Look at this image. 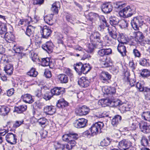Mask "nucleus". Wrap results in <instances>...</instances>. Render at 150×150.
I'll return each mask as SVG.
<instances>
[{"instance_id": "obj_1", "label": "nucleus", "mask_w": 150, "mask_h": 150, "mask_svg": "<svg viewBox=\"0 0 150 150\" xmlns=\"http://www.w3.org/2000/svg\"><path fill=\"white\" fill-rule=\"evenodd\" d=\"M112 52L110 48L103 49L98 51V55L100 58L99 61L102 67H107L110 66L109 61L107 55L110 54Z\"/></svg>"}, {"instance_id": "obj_2", "label": "nucleus", "mask_w": 150, "mask_h": 150, "mask_svg": "<svg viewBox=\"0 0 150 150\" xmlns=\"http://www.w3.org/2000/svg\"><path fill=\"white\" fill-rule=\"evenodd\" d=\"M101 35L98 31L92 33L90 36L91 44L95 47L101 49L103 47V41L101 39Z\"/></svg>"}, {"instance_id": "obj_3", "label": "nucleus", "mask_w": 150, "mask_h": 150, "mask_svg": "<svg viewBox=\"0 0 150 150\" xmlns=\"http://www.w3.org/2000/svg\"><path fill=\"white\" fill-rule=\"evenodd\" d=\"M74 64V67L75 70L79 75L86 74L91 69V67L88 64H83L82 63H77L76 66Z\"/></svg>"}, {"instance_id": "obj_4", "label": "nucleus", "mask_w": 150, "mask_h": 150, "mask_svg": "<svg viewBox=\"0 0 150 150\" xmlns=\"http://www.w3.org/2000/svg\"><path fill=\"white\" fill-rule=\"evenodd\" d=\"M104 125V124L102 122H96L93 124L89 130L91 131L92 136L96 135L102 132V129Z\"/></svg>"}, {"instance_id": "obj_5", "label": "nucleus", "mask_w": 150, "mask_h": 150, "mask_svg": "<svg viewBox=\"0 0 150 150\" xmlns=\"http://www.w3.org/2000/svg\"><path fill=\"white\" fill-rule=\"evenodd\" d=\"M144 23V19L142 16L134 17L131 21V24L134 30H138L139 27L142 25Z\"/></svg>"}, {"instance_id": "obj_6", "label": "nucleus", "mask_w": 150, "mask_h": 150, "mask_svg": "<svg viewBox=\"0 0 150 150\" xmlns=\"http://www.w3.org/2000/svg\"><path fill=\"white\" fill-rule=\"evenodd\" d=\"M87 122V120L83 118H81L76 119L73 124L75 127L81 128L85 127Z\"/></svg>"}, {"instance_id": "obj_7", "label": "nucleus", "mask_w": 150, "mask_h": 150, "mask_svg": "<svg viewBox=\"0 0 150 150\" xmlns=\"http://www.w3.org/2000/svg\"><path fill=\"white\" fill-rule=\"evenodd\" d=\"M6 141L11 144H15L17 143L16 135L12 133H8L6 136Z\"/></svg>"}, {"instance_id": "obj_8", "label": "nucleus", "mask_w": 150, "mask_h": 150, "mask_svg": "<svg viewBox=\"0 0 150 150\" xmlns=\"http://www.w3.org/2000/svg\"><path fill=\"white\" fill-rule=\"evenodd\" d=\"M52 31L50 28L47 26H44L40 31L42 37L44 38H47L50 35Z\"/></svg>"}, {"instance_id": "obj_9", "label": "nucleus", "mask_w": 150, "mask_h": 150, "mask_svg": "<svg viewBox=\"0 0 150 150\" xmlns=\"http://www.w3.org/2000/svg\"><path fill=\"white\" fill-rule=\"evenodd\" d=\"M101 8L103 12L105 13H108L112 11L113 7L110 3L105 2L102 4Z\"/></svg>"}, {"instance_id": "obj_10", "label": "nucleus", "mask_w": 150, "mask_h": 150, "mask_svg": "<svg viewBox=\"0 0 150 150\" xmlns=\"http://www.w3.org/2000/svg\"><path fill=\"white\" fill-rule=\"evenodd\" d=\"M131 145V142L124 139L119 142L118 147L120 150H124L127 147H129Z\"/></svg>"}, {"instance_id": "obj_11", "label": "nucleus", "mask_w": 150, "mask_h": 150, "mask_svg": "<svg viewBox=\"0 0 150 150\" xmlns=\"http://www.w3.org/2000/svg\"><path fill=\"white\" fill-rule=\"evenodd\" d=\"M90 112V109L86 106H83L78 108L76 112L79 115H84L88 114Z\"/></svg>"}, {"instance_id": "obj_12", "label": "nucleus", "mask_w": 150, "mask_h": 150, "mask_svg": "<svg viewBox=\"0 0 150 150\" xmlns=\"http://www.w3.org/2000/svg\"><path fill=\"white\" fill-rule=\"evenodd\" d=\"M132 11L129 6H128L121 10L120 13H122L123 15L125 17H128L132 16L133 14V12Z\"/></svg>"}, {"instance_id": "obj_13", "label": "nucleus", "mask_w": 150, "mask_h": 150, "mask_svg": "<svg viewBox=\"0 0 150 150\" xmlns=\"http://www.w3.org/2000/svg\"><path fill=\"white\" fill-rule=\"evenodd\" d=\"M139 127L140 131L144 133L150 132V129L146 123L144 122H141L139 123Z\"/></svg>"}, {"instance_id": "obj_14", "label": "nucleus", "mask_w": 150, "mask_h": 150, "mask_svg": "<svg viewBox=\"0 0 150 150\" xmlns=\"http://www.w3.org/2000/svg\"><path fill=\"white\" fill-rule=\"evenodd\" d=\"M53 47V44L51 41L47 42L42 46V48L49 53L52 52Z\"/></svg>"}, {"instance_id": "obj_15", "label": "nucleus", "mask_w": 150, "mask_h": 150, "mask_svg": "<svg viewBox=\"0 0 150 150\" xmlns=\"http://www.w3.org/2000/svg\"><path fill=\"white\" fill-rule=\"evenodd\" d=\"M111 77V75L107 72H102L100 76V79L103 83L108 82Z\"/></svg>"}, {"instance_id": "obj_16", "label": "nucleus", "mask_w": 150, "mask_h": 150, "mask_svg": "<svg viewBox=\"0 0 150 150\" xmlns=\"http://www.w3.org/2000/svg\"><path fill=\"white\" fill-rule=\"evenodd\" d=\"M90 81L85 77H81L78 81V83L82 87H87L89 86Z\"/></svg>"}, {"instance_id": "obj_17", "label": "nucleus", "mask_w": 150, "mask_h": 150, "mask_svg": "<svg viewBox=\"0 0 150 150\" xmlns=\"http://www.w3.org/2000/svg\"><path fill=\"white\" fill-rule=\"evenodd\" d=\"M64 89L61 87H56L52 89L50 91L52 96L53 95L58 96L60 94H62L64 93Z\"/></svg>"}, {"instance_id": "obj_18", "label": "nucleus", "mask_w": 150, "mask_h": 150, "mask_svg": "<svg viewBox=\"0 0 150 150\" xmlns=\"http://www.w3.org/2000/svg\"><path fill=\"white\" fill-rule=\"evenodd\" d=\"M21 98L23 101L26 103H31L34 101L32 96L29 94H24L22 96Z\"/></svg>"}, {"instance_id": "obj_19", "label": "nucleus", "mask_w": 150, "mask_h": 150, "mask_svg": "<svg viewBox=\"0 0 150 150\" xmlns=\"http://www.w3.org/2000/svg\"><path fill=\"white\" fill-rule=\"evenodd\" d=\"M54 14H50L44 17V20L45 22L50 25H52L54 23L53 20Z\"/></svg>"}, {"instance_id": "obj_20", "label": "nucleus", "mask_w": 150, "mask_h": 150, "mask_svg": "<svg viewBox=\"0 0 150 150\" xmlns=\"http://www.w3.org/2000/svg\"><path fill=\"white\" fill-rule=\"evenodd\" d=\"M44 111L48 114L52 115L56 112L55 107L53 106H47L44 108Z\"/></svg>"}, {"instance_id": "obj_21", "label": "nucleus", "mask_w": 150, "mask_h": 150, "mask_svg": "<svg viewBox=\"0 0 150 150\" xmlns=\"http://www.w3.org/2000/svg\"><path fill=\"white\" fill-rule=\"evenodd\" d=\"M68 103L63 99H61L58 101L57 106L59 108H64L68 106Z\"/></svg>"}, {"instance_id": "obj_22", "label": "nucleus", "mask_w": 150, "mask_h": 150, "mask_svg": "<svg viewBox=\"0 0 150 150\" xmlns=\"http://www.w3.org/2000/svg\"><path fill=\"white\" fill-rule=\"evenodd\" d=\"M121 120L122 117L121 116L119 115H115L112 120V124L114 126H117L121 122Z\"/></svg>"}, {"instance_id": "obj_23", "label": "nucleus", "mask_w": 150, "mask_h": 150, "mask_svg": "<svg viewBox=\"0 0 150 150\" xmlns=\"http://www.w3.org/2000/svg\"><path fill=\"white\" fill-rule=\"evenodd\" d=\"M70 142H69L68 144H63L62 149V150H70L71 149L72 147L74 146L76 144V142L72 141Z\"/></svg>"}, {"instance_id": "obj_24", "label": "nucleus", "mask_w": 150, "mask_h": 150, "mask_svg": "<svg viewBox=\"0 0 150 150\" xmlns=\"http://www.w3.org/2000/svg\"><path fill=\"white\" fill-rule=\"evenodd\" d=\"M60 4L59 2H56L52 5L51 8L52 11L54 13L57 14L58 12V10L60 8Z\"/></svg>"}, {"instance_id": "obj_25", "label": "nucleus", "mask_w": 150, "mask_h": 150, "mask_svg": "<svg viewBox=\"0 0 150 150\" xmlns=\"http://www.w3.org/2000/svg\"><path fill=\"white\" fill-rule=\"evenodd\" d=\"M117 49L122 56H125L126 55L127 51L125 46L122 44H119L118 46Z\"/></svg>"}, {"instance_id": "obj_26", "label": "nucleus", "mask_w": 150, "mask_h": 150, "mask_svg": "<svg viewBox=\"0 0 150 150\" xmlns=\"http://www.w3.org/2000/svg\"><path fill=\"white\" fill-rule=\"evenodd\" d=\"M27 106L25 105H22L18 107H15L14 112H16L18 113H21L26 110Z\"/></svg>"}, {"instance_id": "obj_27", "label": "nucleus", "mask_w": 150, "mask_h": 150, "mask_svg": "<svg viewBox=\"0 0 150 150\" xmlns=\"http://www.w3.org/2000/svg\"><path fill=\"white\" fill-rule=\"evenodd\" d=\"M10 110V109L8 107L2 106L0 108V115L5 116L7 115Z\"/></svg>"}, {"instance_id": "obj_28", "label": "nucleus", "mask_w": 150, "mask_h": 150, "mask_svg": "<svg viewBox=\"0 0 150 150\" xmlns=\"http://www.w3.org/2000/svg\"><path fill=\"white\" fill-rule=\"evenodd\" d=\"M13 65L11 64H7L4 67V70L8 75H11L13 73Z\"/></svg>"}, {"instance_id": "obj_29", "label": "nucleus", "mask_w": 150, "mask_h": 150, "mask_svg": "<svg viewBox=\"0 0 150 150\" xmlns=\"http://www.w3.org/2000/svg\"><path fill=\"white\" fill-rule=\"evenodd\" d=\"M69 142H71L72 141L75 142V140L78 138L79 135L78 134L73 132H69Z\"/></svg>"}, {"instance_id": "obj_30", "label": "nucleus", "mask_w": 150, "mask_h": 150, "mask_svg": "<svg viewBox=\"0 0 150 150\" xmlns=\"http://www.w3.org/2000/svg\"><path fill=\"white\" fill-rule=\"evenodd\" d=\"M58 78L61 83H66L68 81L67 76L64 74H60L58 75Z\"/></svg>"}, {"instance_id": "obj_31", "label": "nucleus", "mask_w": 150, "mask_h": 150, "mask_svg": "<svg viewBox=\"0 0 150 150\" xmlns=\"http://www.w3.org/2000/svg\"><path fill=\"white\" fill-rule=\"evenodd\" d=\"M141 145L144 147H147L149 146V142L147 137L145 136H142L140 140Z\"/></svg>"}, {"instance_id": "obj_32", "label": "nucleus", "mask_w": 150, "mask_h": 150, "mask_svg": "<svg viewBox=\"0 0 150 150\" xmlns=\"http://www.w3.org/2000/svg\"><path fill=\"white\" fill-rule=\"evenodd\" d=\"M110 23L111 25L113 26V28H115V25H117L119 22V20L116 17H112L109 18Z\"/></svg>"}, {"instance_id": "obj_33", "label": "nucleus", "mask_w": 150, "mask_h": 150, "mask_svg": "<svg viewBox=\"0 0 150 150\" xmlns=\"http://www.w3.org/2000/svg\"><path fill=\"white\" fill-rule=\"evenodd\" d=\"M111 107H115L117 106H120L122 104V102L120 100L117 99L112 100Z\"/></svg>"}, {"instance_id": "obj_34", "label": "nucleus", "mask_w": 150, "mask_h": 150, "mask_svg": "<svg viewBox=\"0 0 150 150\" xmlns=\"http://www.w3.org/2000/svg\"><path fill=\"white\" fill-rule=\"evenodd\" d=\"M40 62L42 66H50V59L48 57L41 58Z\"/></svg>"}, {"instance_id": "obj_35", "label": "nucleus", "mask_w": 150, "mask_h": 150, "mask_svg": "<svg viewBox=\"0 0 150 150\" xmlns=\"http://www.w3.org/2000/svg\"><path fill=\"white\" fill-rule=\"evenodd\" d=\"M1 37L5 38L6 40L11 41L13 40V35L11 33L7 32L4 35L1 36Z\"/></svg>"}, {"instance_id": "obj_36", "label": "nucleus", "mask_w": 150, "mask_h": 150, "mask_svg": "<svg viewBox=\"0 0 150 150\" xmlns=\"http://www.w3.org/2000/svg\"><path fill=\"white\" fill-rule=\"evenodd\" d=\"M110 141L111 139L109 137L105 138L100 142V145L103 146H107L110 144Z\"/></svg>"}, {"instance_id": "obj_37", "label": "nucleus", "mask_w": 150, "mask_h": 150, "mask_svg": "<svg viewBox=\"0 0 150 150\" xmlns=\"http://www.w3.org/2000/svg\"><path fill=\"white\" fill-rule=\"evenodd\" d=\"M144 37L142 32L138 31L136 33L135 38L139 42L142 41Z\"/></svg>"}, {"instance_id": "obj_38", "label": "nucleus", "mask_w": 150, "mask_h": 150, "mask_svg": "<svg viewBox=\"0 0 150 150\" xmlns=\"http://www.w3.org/2000/svg\"><path fill=\"white\" fill-rule=\"evenodd\" d=\"M115 7L118 9H120L125 6V4L121 1L116 2L114 3Z\"/></svg>"}, {"instance_id": "obj_39", "label": "nucleus", "mask_w": 150, "mask_h": 150, "mask_svg": "<svg viewBox=\"0 0 150 150\" xmlns=\"http://www.w3.org/2000/svg\"><path fill=\"white\" fill-rule=\"evenodd\" d=\"M34 29L33 26L31 25L28 26L26 28L25 32L26 34L30 37L33 33Z\"/></svg>"}, {"instance_id": "obj_40", "label": "nucleus", "mask_w": 150, "mask_h": 150, "mask_svg": "<svg viewBox=\"0 0 150 150\" xmlns=\"http://www.w3.org/2000/svg\"><path fill=\"white\" fill-rule=\"evenodd\" d=\"M136 87L139 89L140 91H145L146 90V89L148 88L146 87H144V86L143 84H142L141 83L138 82L136 83Z\"/></svg>"}, {"instance_id": "obj_41", "label": "nucleus", "mask_w": 150, "mask_h": 150, "mask_svg": "<svg viewBox=\"0 0 150 150\" xmlns=\"http://www.w3.org/2000/svg\"><path fill=\"white\" fill-rule=\"evenodd\" d=\"M150 112H144L142 115V117L143 119L144 120L150 122Z\"/></svg>"}, {"instance_id": "obj_42", "label": "nucleus", "mask_w": 150, "mask_h": 150, "mask_svg": "<svg viewBox=\"0 0 150 150\" xmlns=\"http://www.w3.org/2000/svg\"><path fill=\"white\" fill-rule=\"evenodd\" d=\"M38 72L35 69L32 68L30 71L27 73V74L30 76L35 77L38 75Z\"/></svg>"}, {"instance_id": "obj_43", "label": "nucleus", "mask_w": 150, "mask_h": 150, "mask_svg": "<svg viewBox=\"0 0 150 150\" xmlns=\"http://www.w3.org/2000/svg\"><path fill=\"white\" fill-rule=\"evenodd\" d=\"M0 28V34L1 36L4 35L6 33L7 28L5 24L2 23Z\"/></svg>"}, {"instance_id": "obj_44", "label": "nucleus", "mask_w": 150, "mask_h": 150, "mask_svg": "<svg viewBox=\"0 0 150 150\" xmlns=\"http://www.w3.org/2000/svg\"><path fill=\"white\" fill-rule=\"evenodd\" d=\"M52 94L51 92H47L44 95L43 98L46 100H50L52 96Z\"/></svg>"}, {"instance_id": "obj_45", "label": "nucleus", "mask_w": 150, "mask_h": 150, "mask_svg": "<svg viewBox=\"0 0 150 150\" xmlns=\"http://www.w3.org/2000/svg\"><path fill=\"white\" fill-rule=\"evenodd\" d=\"M66 20L68 22L72 23L73 21V18L72 16L68 13H66L65 15Z\"/></svg>"}, {"instance_id": "obj_46", "label": "nucleus", "mask_w": 150, "mask_h": 150, "mask_svg": "<svg viewBox=\"0 0 150 150\" xmlns=\"http://www.w3.org/2000/svg\"><path fill=\"white\" fill-rule=\"evenodd\" d=\"M88 16L89 17L88 19L91 21H92L95 18L98 16L97 14L91 12L88 14Z\"/></svg>"}, {"instance_id": "obj_47", "label": "nucleus", "mask_w": 150, "mask_h": 150, "mask_svg": "<svg viewBox=\"0 0 150 150\" xmlns=\"http://www.w3.org/2000/svg\"><path fill=\"white\" fill-rule=\"evenodd\" d=\"M64 73L67 74L70 78H72L73 77V74L71 70L69 68H65L64 69Z\"/></svg>"}, {"instance_id": "obj_48", "label": "nucleus", "mask_w": 150, "mask_h": 150, "mask_svg": "<svg viewBox=\"0 0 150 150\" xmlns=\"http://www.w3.org/2000/svg\"><path fill=\"white\" fill-rule=\"evenodd\" d=\"M145 99L147 100H150V89L148 88L144 92Z\"/></svg>"}, {"instance_id": "obj_49", "label": "nucleus", "mask_w": 150, "mask_h": 150, "mask_svg": "<svg viewBox=\"0 0 150 150\" xmlns=\"http://www.w3.org/2000/svg\"><path fill=\"white\" fill-rule=\"evenodd\" d=\"M120 23V26L122 28H125L128 26V23L126 21L122 20L119 22Z\"/></svg>"}, {"instance_id": "obj_50", "label": "nucleus", "mask_w": 150, "mask_h": 150, "mask_svg": "<svg viewBox=\"0 0 150 150\" xmlns=\"http://www.w3.org/2000/svg\"><path fill=\"white\" fill-rule=\"evenodd\" d=\"M108 30L110 35L113 39L116 40L117 38V33H116V31L113 30L110 31L109 28H108Z\"/></svg>"}, {"instance_id": "obj_51", "label": "nucleus", "mask_w": 150, "mask_h": 150, "mask_svg": "<svg viewBox=\"0 0 150 150\" xmlns=\"http://www.w3.org/2000/svg\"><path fill=\"white\" fill-rule=\"evenodd\" d=\"M46 121L47 119L44 117H43L39 119L38 122L39 124L41 125L42 127H44V126H43L45 125Z\"/></svg>"}, {"instance_id": "obj_52", "label": "nucleus", "mask_w": 150, "mask_h": 150, "mask_svg": "<svg viewBox=\"0 0 150 150\" xmlns=\"http://www.w3.org/2000/svg\"><path fill=\"white\" fill-rule=\"evenodd\" d=\"M133 53L135 57L140 58L141 57L140 52L136 48L133 49Z\"/></svg>"}, {"instance_id": "obj_53", "label": "nucleus", "mask_w": 150, "mask_h": 150, "mask_svg": "<svg viewBox=\"0 0 150 150\" xmlns=\"http://www.w3.org/2000/svg\"><path fill=\"white\" fill-rule=\"evenodd\" d=\"M149 71L147 69H143L141 73V75L142 77H146L149 75Z\"/></svg>"}, {"instance_id": "obj_54", "label": "nucleus", "mask_w": 150, "mask_h": 150, "mask_svg": "<svg viewBox=\"0 0 150 150\" xmlns=\"http://www.w3.org/2000/svg\"><path fill=\"white\" fill-rule=\"evenodd\" d=\"M139 64L143 66H147L148 63L146 59L145 58H141L139 60Z\"/></svg>"}, {"instance_id": "obj_55", "label": "nucleus", "mask_w": 150, "mask_h": 150, "mask_svg": "<svg viewBox=\"0 0 150 150\" xmlns=\"http://www.w3.org/2000/svg\"><path fill=\"white\" fill-rule=\"evenodd\" d=\"M23 120L16 121L13 124V127L14 128H16L20 126L21 124H23Z\"/></svg>"}, {"instance_id": "obj_56", "label": "nucleus", "mask_w": 150, "mask_h": 150, "mask_svg": "<svg viewBox=\"0 0 150 150\" xmlns=\"http://www.w3.org/2000/svg\"><path fill=\"white\" fill-rule=\"evenodd\" d=\"M103 100V103L104 105L106 106H111L112 100H110L109 99L106 98Z\"/></svg>"}, {"instance_id": "obj_57", "label": "nucleus", "mask_w": 150, "mask_h": 150, "mask_svg": "<svg viewBox=\"0 0 150 150\" xmlns=\"http://www.w3.org/2000/svg\"><path fill=\"white\" fill-rule=\"evenodd\" d=\"M129 66L130 68L133 71V70L135 69L137 65L136 64H135L134 63L133 61L132 60V61L130 62H129Z\"/></svg>"}, {"instance_id": "obj_58", "label": "nucleus", "mask_w": 150, "mask_h": 150, "mask_svg": "<svg viewBox=\"0 0 150 150\" xmlns=\"http://www.w3.org/2000/svg\"><path fill=\"white\" fill-rule=\"evenodd\" d=\"M116 92L115 88L112 87V88H110L108 89V91H106L107 94H113L115 93Z\"/></svg>"}, {"instance_id": "obj_59", "label": "nucleus", "mask_w": 150, "mask_h": 150, "mask_svg": "<svg viewBox=\"0 0 150 150\" xmlns=\"http://www.w3.org/2000/svg\"><path fill=\"white\" fill-rule=\"evenodd\" d=\"M63 144L59 142L56 143L54 145V148L56 149H58L62 148V149Z\"/></svg>"}, {"instance_id": "obj_60", "label": "nucleus", "mask_w": 150, "mask_h": 150, "mask_svg": "<svg viewBox=\"0 0 150 150\" xmlns=\"http://www.w3.org/2000/svg\"><path fill=\"white\" fill-rule=\"evenodd\" d=\"M69 133L64 135L62 137V139L63 141L67 142L68 143L69 142Z\"/></svg>"}, {"instance_id": "obj_61", "label": "nucleus", "mask_w": 150, "mask_h": 150, "mask_svg": "<svg viewBox=\"0 0 150 150\" xmlns=\"http://www.w3.org/2000/svg\"><path fill=\"white\" fill-rule=\"evenodd\" d=\"M44 0H34L33 1V4H41L44 2Z\"/></svg>"}, {"instance_id": "obj_62", "label": "nucleus", "mask_w": 150, "mask_h": 150, "mask_svg": "<svg viewBox=\"0 0 150 150\" xmlns=\"http://www.w3.org/2000/svg\"><path fill=\"white\" fill-rule=\"evenodd\" d=\"M35 95L37 97H40L41 95V90L40 89H38L35 93Z\"/></svg>"}, {"instance_id": "obj_63", "label": "nucleus", "mask_w": 150, "mask_h": 150, "mask_svg": "<svg viewBox=\"0 0 150 150\" xmlns=\"http://www.w3.org/2000/svg\"><path fill=\"white\" fill-rule=\"evenodd\" d=\"M45 74L47 78L50 77L52 76L51 72L49 70L46 71L45 72Z\"/></svg>"}, {"instance_id": "obj_64", "label": "nucleus", "mask_w": 150, "mask_h": 150, "mask_svg": "<svg viewBox=\"0 0 150 150\" xmlns=\"http://www.w3.org/2000/svg\"><path fill=\"white\" fill-rule=\"evenodd\" d=\"M129 84L131 87H133L136 85L135 80L134 79H131L129 81Z\"/></svg>"}]
</instances>
